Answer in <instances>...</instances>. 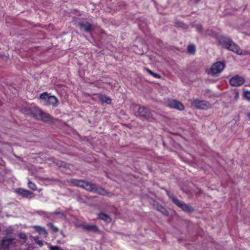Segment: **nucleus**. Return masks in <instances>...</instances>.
Wrapping results in <instances>:
<instances>
[{
    "label": "nucleus",
    "instance_id": "obj_22",
    "mask_svg": "<svg viewBox=\"0 0 250 250\" xmlns=\"http://www.w3.org/2000/svg\"><path fill=\"white\" fill-rule=\"evenodd\" d=\"M28 187L32 190L35 191L37 190V187L36 185L32 182L29 179L28 180L27 183Z\"/></svg>",
    "mask_w": 250,
    "mask_h": 250
},
{
    "label": "nucleus",
    "instance_id": "obj_38",
    "mask_svg": "<svg viewBox=\"0 0 250 250\" xmlns=\"http://www.w3.org/2000/svg\"><path fill=\"white\" fill-rule=\"evenodd\" d=\"M9 233V231H6V234H8Z\"/></svg>",
    "mask_w": 250,
    "mask_h": 250
},
{
    "label": "nucleus",
    "instance_id": "obj_34",
    "mask_svg": "<svg viewBox=\"0 0 250 250\" xmlns=\"http://www.w3.org/2000/svg\"><path fill=\"white\" fill-rule=\"evenodd\" d=\"M152 76H153L154 78H160L161 77L159 74L155 73L154 72L153 73Z\"/></svg>",
    "mask_w": 250,
    "mask_h": 250
},
{
    "label": "nucleus",
    "instance_id": "obj_5",
    "mask_svg": "<svg viewBox=\"0 0 250 250\" xmlns=\"http://www.w3.org/2000/svg\"><path fill=\"white\" fill-rule=\"evenodd\" d=\"M225 64L221 62H217L213 64L209 72L212 76H216L220 74L224 69Z\"/></svg>",
    "mask_w": 250,
    "mask_h": 250
},
{
    "label": "nucleus",
    "instance_id": "obj_9",
    "mask_svg": "<svg viewBox=\"0 0 250 250\" xmlns=\"http://www.w3.org/2000/svg\"><path fill=\"white\" fill-rule=\"evenodd\" d=\"M245 82V79L243 77L236 75L232 77L229 80V83L233 86H239L242 85Z\"/></svg>",
    "mask_w": 250,
    "mask_h": 250
},
{
    "label": "nucleus",
    "instance_id": "obj_29",
    "mask_svg": "<svg viewBox=\"0 0 250 250\" xmlns=\"http://www.w3.org/2000/svg\"><path fill=\"white\" fill-rule=\"evenodd\" d=\"M244 95L247 100L250 101V91H245Z\"/></svg>",
    "mask_w": 250,
    "mask_h": 250
},
{
    "label": "nucleus",
    "instance_id": "obj_8",
    "mask_svg": "<svg viewBox=\"0 0 250 250\" xmlns=\"http://www.w3.org/2000/svg\"><path fill=\"white\" fill-rule=\"evenodd\" d=\"M138 113L140 116L144 117L149 121H152L154 119L151 111L144 106L138 108Z\"/></svg>",
    "mask_w": 250,
    "mask_h": 250
},
{
    "label": "nucleus",
    "instance_id": "obj_37",
    "mask_svg": "<svg viewBox=\"0 0 250 250\" xmlns=\"http://www.w3.org/2000/svg\"><path fill=\"white\" fill-rule=\"evenodd\" d=\"M247 115L248 118L250 120V112H248Z\"/></svg>",
    "mask_w": 250,
    "mask_h": 250
},
{
    "label": "nucleus",
    "instance_id": "obj_25",
    "mask_svg": "<svg viewBox=\"0 0 250 250\" xmlns=\"http://www.w3.org/2000/svg\"><path fill=\"white\" fill-rule=\"evenodd\" d=\"M157 209L159 211L161 212L164 215H168V212L166 209L165 208H163L162 206H159L157 207Z\"/></svg>",
    "mask_w": 250,
    "mask_h": 250
},
{
    "label": "nucleus",
    "instance_id": "obj_36",
    "mask_svg": "<svg viewBox=\"0 0 250 250\" xmlns=\"http://www.w3.org/2000/svg\"><path fill=\"white\" fill-rule=\"evenodd\" d=\"M145 69L146 70V71L150 74L151 75H152L153 72H152L151 70L147 68H146Z\"/></svg>",
    "mask_w": 250,
    "mask_h": 250
},
{
    "label": "nucleus",
    "instance_id": "obj_13",
    "mask_svg": "<svg viewBox=\"0 0 250 250\" xmlns=\"http://www.w3.org/2000/svg\"><path fill=\"white\" fill-rule=\"evenodd\" d=\"M15 192L23 198H28L29 196L33 194L32 192L22 188L16 189Z\"/></svg>",
    "mask_w": 250,
    "mask_h": 250
},
{
    "label": "nucleus",
    "instance_id": "obj_4",
    "mask_svg": "<svg viewBox=\"0 0 250 250\" xmlns=\"http://www.w3.org/2000/svg\"><path fill=\"white\" fill-rule=\"evenodd\" d=\"M87 191L103 196L108 194V192L104 188L92 183H90Z\"/></svg>",
    "mask_w": 250,
    "mask_h": 250
},
{
    "label": "nucleus",
    "instance_id": "obj_30",
    "mask_svg": "<svg viewBox=\"0 0 250 250\" xmlns=\"http://www.w3.org/2000/svg\"><path fill=\"white\" fill-rule=\"evenodd\" d=\"M49 250H63L61 247L57 246H51L49 247Z\"/></svg>",
    "mask_w": 250,
    "mask_h": 250
},
{
    "label": "nucleus",
    "instance_id": "obj_27",
    "mask_svg": "<svg viewBox=\"0 0 250 250\" xmlns=\"http://www.w3.org/2000/svg\"><path fill=\"white\" fill-rule=\"evenodd\" d=\"M38 213L40 215H42L46 217H49L50 215L52 214V213L50 212H47L42 210L38 211Z\"/></svg>",
    "mask_w": 250,
    "mask_h": 250
},
{
    "label": "nucleus",
    "instance_id": "obj_1",
    "mask_svg": "<svg viewBox=\"0 0 250 250\" xmlns=\"http://www.w3.org/2000/svg\"><path fill=\"white\" fill-rule=\"evenodd\" d=\"M32 114L35 118L43 122H49L51 120V116L40 109H35L33 111Z\"/></svg>",
    "mask_w": 250,
    "mask_h": 250
},
{
    "label": "nucleus",
    "instance_id": "obj_24",
    "mask_svg": "<svg viewBox=\"0 0 250 250\" xmlns=\"http://www.w3.org/2000/svg\"><path fill=\"white\" fill-rule=\"evenodd\" d=\"M175 24L177 26L184 29H187L188 27V26L187 25L185 24L184 23L181 21H176L175 22Z\"/></svg>",
    "mask_w": 250,
    "mask_h": 250
},
{
    "label": "nucleus",
    "instance_id": "obj_12",
    "mask_svg": "<svg viewBox=\"0 0 250 250\" xmlns=\"http://www.w3.org/2000/svg\"><path fill=\"white\" fill-rule=\"evenodd\" d=\"M168 105L171 108H175L181 111L184 109V105L180 102L175 100H169Z\"/></svg>",
    "mask_w": 250,
    "mask_h": 250
},
{
    "label": "nucleus",
    "instance_id": "obj_16",
    "mask_svg": "<svg viewBox=\"0 0 250 250\" xmlns=\"http://www.w3.org/2000/svg\"><path fill=\"white\" fill-rule=\"evenodd\" d=\"M51 160L56 166H58L60 167L64 168L65 169L69 168V165L67 164L64 162L56 160L54 158H51Z\"/></svg>",
    "mask_w": 250,
    "mask_h": 250
},
{
    "label": "nucleus",
    "instance_id": "obj_6",
    "mask_svg": "<svg viewBox=\"0 0 250 250\" xmlns=\"http://www.w3.org/2000/svg\"><path fill=\"white\" fill-rule=\"evenodd\" d=\"M16 244L17 240L14 237H4L1 240V245L4 250L15 247Z\"/></svg>",
    "mask_w": 250,
    "mask_h": 250
},
{
    "label": "nucleus",
    "instance_id": "obj_31",
    "mask_svg": "<svg viewBox=\"0 0 250 250\" xmlns=\"http://www.w3.org/2000/svg\"><path fill=\"white\" fill-rule=\"evenodd\" d=\"M34 240L36 242V243L38 244L41 247L43 245L42 241V240H39L38 237H35L34 238Z\"/></svg>",
    "mask_w": 250,
    "mask_h": 250
},
{
    "label": "nucleus",
    "instance_id": "obj_20",
    "mask_svg": "<svg viewBox=\"0 0 250 250\" xmlns=\"http://www.w3.org/2000/svg\"><path fill=\"white\" fill-rule=\"evenodd\" d=\"M36 229L41 234H42L45 237L47 235V232L44 228H42L40 226H36Z\"/></svg>",
    "mask_w": 250,
    "mask_h": 250
},
{
    "label": "nucleus",
    "instance_id": "obj_26",
    "mask_svg": "<svg viewBox=\"0 0 250 250\" xmlns=\"http://www.w3.org/2000/svg\"><path fill=\"white\" fill-rule=\"evenodd\" d=\"M167 194L168 197L171 199L172 202L175 204V200H178L176 197H175L174 194L169 191H167Z\"/></svg>",
    "mask_w": 250,
    "mask_h": 250
},
{
    "label": "nucleus",
    "instance_id": "obj_35",
    "mask_svg": "<svg viewBox=\"0 0 250 250\" xmlns=\"http://www.w3.org/2000/svg\"><path fill=\"white\" fill-rule=\"evenodd\" d=\"M196 28H197V30H198L199 31H200V32H201L202 31V26H201V25H197L196 26Z\"/></svg>",
    "mask_w": 250,
    "mask_h": 250
},
{
    "label": "nucleus",
    "instance_id": "obj_7",
    "mask_svg": "<svg viewBox=\"0 0 250 250\" xmlns=\"http://www.w3.org/2000/svg\"><path fill=\"white\" fill-rule=\"evenodd\" d=\"M192 105L197 109L207 110L211 108V104L206 101H200L198 99L194 100Z\"/></svg>",
    "mask_w": 250,
    "mask_h": 250
},
{
    "label": "nucleus",
    "instance_id": "obj_19",
    "mask_svg": "<svg viewBox=\"0 0 250 250\" xmlns=\"http://www.w3.org/2000/svg\"><path fill=\"white\" fill-rule=\"evenodd\" d=\"M58 103V100L57 98L54 96H49L47 98V100L46 104L47 105H52L53 106H56Z\"/></svg>",
    "mask_w": 250,
    "mask_h": 250
},
{
    "label": "nucleus",
    "instance_id": "obj_18",
    "mask_svg": "<svg viewBox=\"0 0 250 250\" xmlns=\"http://www.w3.org/2000/svg\"><path fill=\"white\" fill-rule=\"evenodd\" d=\"M98 97L100 101V102L104 104L105 103L107 104H110L111 102V100L108 97L104 94H99L98 95Z\"/></svg>",
    "mask_w": 250,
    "mask_h": 250
},
{
    "label": "nucleus",
    "instance_id": "obj_21",
    "mask_svg": "<svg viewBox=\"0 0 250 250\" xmlns=\"http://www.w3.org/2000/svg\"><path fill=\"white\" fill-rule=\"evenodd\" d=\"M188 53L190 54H194L195 52V46L193 44L188 46Z\"/></svg>",
    "mask_w": 250,
    "mask_h": 250
},
{
    "label": "nucleus",
    "instance_id": "obj_17",
    "mask_svg": "<svg viewBox=\"0 0 250 250\" xmlns=\"http://www.w3.org/2000/svg\"><path fill=\"white\" fill-rule=\"evenodd\" d=\"M98 219L103 220L106 223H109L111 221V217L104 212H101L98 214Z\"/></svg>",
    "mask_w": 250,
    "mask_h": 250
},
{
    "label": "nucleus",
    "instance_id": "obj_14",
    "mask_svg": "<svg viewBox=\"0 0 250 250\" xmlns=\"http://www.w3.org/2000/svg\"><path fill=\"white\" fill-rule=\"evenodd\" d=\"M227 49L231 51L237 55H242V50L240 48V47L233 41L231 42L230 44V47Z\"/></svg>",
    "mask_w": 250,
    "mask_h": 250
},
{
    "label": "nucleus",
    "instance_id": "obj_33",
    "mask_svg": "<svg viewBox=\"0 0 250 250\" xmlns=\"http://www.w3.org/2000/svg\"><path fill=\"white\" fill-rule=\"evenodd\" d=\"M52 214H59L62 217H65V215L63 213L61 212H54L51 213Z\"/></svg>",
    "mask_w": 250,
    "mask_h": 250
},
{
    "label": "nucleus",
    "instance_id": "obj_2",
    "mask_svg": "<svg viewBox=\"0 0 250 250\" xmlns=\"http://www.w3.org/2000/svg\"><path fill=\"white\" fill-rule=\"evenodd\" d=\"M73 22L76 26L79 27L81 30L86 32H90L92 28V25L85 20L74 19Z\"/></svg>",
    "mask_w": 250,
    "mask_h": 250
},
{
    "label": "nucleus",
    "instance_id": "obj_3",
    "mask_svg": "<svg viewBox=\"0 0 250 250\" xmlns=\"http://www.w3.org/2000/svg\"><path fill=\"white\" fill-rule=\"evenodd\" d=\"M67 182L73 186H77L88 190L90 182L76 179H70Z\"/></svg>",
    "mask_w": 250,
    "mask_h": 250
},
{
    "label": "nucleus",
    "instance_id": "obj_11",
    "mask_svg": "<svg viewBox=\"0 0 250 250\" xmlns=\"http://www.w3.org/2000/svg\"><path fill=\"white\" fill-rule=\"evenodd\" d=\"M175 205L178 207L182 209L184 211L190 212L193 211V208L189 205L186 204L184 202H182L179 200H175Z\"/></svg>",
    "mask_w": 250,
    "mask_h": 250
},
{
    "label": "nucleus",
    "instance_id": "obj_28",
    "mask_svg": "<svg viewBox=\"0 0 250 250\" xmlns=\"http://www.w3.org/2000/svg\"><path fill=\"white\" fill-rule=\"evenodd\" d=\"M49 95L47 94V93L46 92H43L40 95V98L41 99H42V100H45L46 102L47 101V98L48 97H49Z\"/></svg>",
    "mask_w": 250,
    "mask_h": 250
},
{
    "label": "nucleus",
    "instance_id": "obj_10",
    "mask_svg": "<svg viewBox=\"0 0 250 250\" xmlns=\"http://www.w3.org/2000/svg\"><path fill=\"white\" fill-rule=\"evenodd\" d=\"M218 42L224 48L227 49L230 47L232 40L228 37L221 36L218 38Z\"/></svg>",
    "mask_w": 250,
    "mask_h": 250
},
{
    "label": "nucleus",
    "instance_id": "obj_32",
    "mask_svg": "<svg viewBox=\"0 0 250 250\" xmlns=\"http://www.w3.org/2000/svg\"><path fill=\"white\" fill-rule=\"evenodd\" d=\"M19 237L21 239H26V235L25 233H20L19 234Z\"/></svg>",
    "mask_w": 250,
    "mask_h": 250
},
{
    "label": "nucleus",
    "instance_id": "obj_15",
    "mask_svg": "<svg viewBox=\"0 0 250 250\" xmlns=\"http://www.w3.org/2000/svg\"><path fill=\"white\" fill-rule=\"evenodd\" d=\"M82 226L83 229L89 231L97 232L99 231L98 227L95 225L85 224Z\"/></svg>",
    "mask_w": 250,
    "mask_h": 250
},
{
    "label": "nucleus",
    "instance_id": "obj_23",
    "mask_svg": "<svg viewBox=\"0 0 250 250\" xmlns=\"http://www.w3.org/2000/svg\"><path fill=\"white\" fill-rule=\"evenodd\" d=\"M47 226L49 227L53 233L57 232L59 231V229L57 227L55 226L52 223H49L47 224Z\"/></svg>",
    "mask_w": 250,
    "mask_h": 250
}]
</instances>
